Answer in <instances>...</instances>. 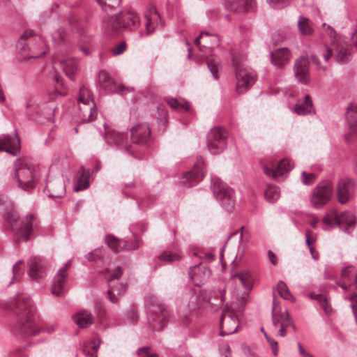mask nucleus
I'll return each mask as SVG.
<instances>
[{"mask_svg":"<svg viewBox=\"0 0 357 357\" xmlns=\"http://www.w3.org/2000/svg\"><path fill=\"white\" fill-rule=\"evenodd\" d=\"M227 319L228 322L232 324V328L226 329L225 321H222V331L220 332L221 336H225L227 335L233 334L237 331L238 327L237 318L235 316L229 315Z\"/></svg>","mask_w":357,"mask_h":357,"instance_id":"obj_46","label":"nucleus"},{"mask_svg":"<svg viewBox=\"0 0 357 357\" xmlns=\"http://www.w3.org/2000/svg\"><path fill=\"white\" fill-rule=\"evenodd\" d=\"M298 29L301 35L310 36L313 33V28L310 20L301 15L298 21Z\"/></svg>","mask_w":357,"mask_h":357,"instance_id":"obj_40","label":"nucleus"},{"mask_svg":"<svg viewBox=\"0 0 357 357\" xmlns=\"http://www.w3.org/2000/svg\"><path fill=\"white\" fill-rule=\"evenodd\" d=\"M298 353L301 357H314V356L306 351L300 342L297 343Z\"/></svg>","mask_w":357,"mask_h":357,"instance_id":"obj_64","label":"nucleus"},{"mask_svg":"<svg viewBox=\"0 0 357 357\" xmlns=\"http://www.w3.org/2000/svg\"><path fill=\"white\" fill-rule=\"evenodd\" d=\"M59 63L65 72L66 76L71 80L75 79V75L78 70L77 62L73 58L66 60H61Z\"/></svg>","mask_w":357,"mask_h":357,"instance_id":"obj_35","label":"nucleus"},{"mask_svg":"<svg viewBox=\"0 0 357 357\" xmlns=\"http://www.w3.org/2000/svg\"><path fill=\"white\" fill-rule=\"evenodd\" d=\"M137 354L142 357H158L156 353H150L149 347H141L137 349Z\"/></svg>","mask_w":357,"mask_h":357,"instance_id":"obj_60","label":"nucleus"},{"mask_svg":"<svg viewBox=\"0 0 357 357\" xmlns=\"http://www.w3.org/2000/svg\"><path fill=\"white\" fill-rule=\"evenodd\" d=\"M310 61L307 56H301L294 62V72L297 80L302 84L310 82Z\"/></svg>","mask_w":357,"mask_h":357,"instance_id":"obj_22","label":"nucleus"},{"mask_svg":"<svg viewBox=\"0 0 357 357\" xmlns=\"http://www.w3.org/2000/svg\"><path fill=\"white\" fill-rule=\"evenodd\" d=\"M86 258L89 261H96L97 259L103 261V256L102 255V250L97 249L92 252L89 253L86 255Z\"/></svg>","mask_w":357,"mask_h":357,"instance_id":"obj_58","label":"nucleus"},{"mask_svg":"<svg viewBox=\"0 0 357 357\" xmlns=\"http://www.w3.org/2000/svg\"><path fill=\"white\" fill-rule=\"evenodd\" d=\"M74 321L80 328H86L91 326L94 321L92 314L87 310H80L73 317Z\"/></svg>","mask_w":357,"mask_h":357,"instance_id":"obj_34","label":"nucleus"},{"mask_svg":"<svg viewBox=\"0 0 357 357\" xmlns=\"http://www.w3.org/2000/svg\"><path fill=\"white\" fill-rule=\"evenodd\" d=\"M102 29L108 34H116L124 30L120 13L115 17H108L102 21Z\"/></svg>","mask_w":357,"mask_h":357,"instance_id":"obj_29","label":"nucleus"},{"mask_svg":"<svg viewBox=\"0 0 357 357\" xmlns=\"http://www.w3.org/2000/svg\"><path fill=\"white\" fill-rule=\"evenodd\" d=\"M10 310L15 316V330L24 335H33L38 332L36 324V307L30 296H17L10 303Z\"/></svg>","mask_w":357,"mask_h":357,"instance_id":"obj_1","label":"nucleus"},{"mask_svg":"<svg viewBox=\"0 0 357 357\" xmlns=\"http://www.w3.org/2000/svg\"><path fill=\"white\" fill-rule=\"evenodd\" d=\"M322 222L329 227L338 226L343 231L350 234L356 228L357 219L351 211H346L338 214L335 211H332L324 217Z\"/></svg>","mask_w":357,"mask_h":357,"instance_id":"obj_5","label":"nucleus"},{"mask_svg":"<svg viewBox=\"0 0 357 357\" xmlns=\"http://www.w3.org/2000/svg\"><path fill=\"white\" fill-rule=\"evenodd\" d=\"M294 163L287 159L280 160L277 165L273 168L264 167V174L271 178L281 181L283 180L284 176L293 168Z\"/></svg>","mask_w":357,"mask_h":357,"instance_id":"obj_17","label":"nucleus"},{"mask_svg":"<svg viewBox=\"0 0 357 357\" xmlns=\"http://www.w3.org/2000/svg\"><path fill=\"white\" fill-rule=\"evenodd\" d=\"M151 139V128L147 123H138L130 129V140L139 145H146Z\"/></svg>","mask_w":357,"mask_h":357,"instance_id":"obj_19","label":"nucleus"},{"mask_svg":"<svg viewBox=\"0 0 357 357\" xmlns=\"http://www.w3.org/2000/svg\"><path fill=\"white\" fill-rule=\"evenodd\" d=\"M272 322L273 327L275 329L278 328L277 335L282 337H285L290 332V330L293 331L296 330L289 312L287 310L282 312L278 309V303L275 298L273 301Z\"/></svg>","mask_w":357,"mask_h":357,"instance_id":"obj_7","label":"nucleus"},{"mask_svg":"<svg viewBox=\"0 0 357 357\" xmlns=\"http://www.w3.org/2000/svg\"><path fill=\"white\" fill-rule=\"evenodd\" d=\"M211 188L214 197L222 207L225 211H230L234 205L233 190L217 177L211 178Z\"/></svg>","mask_w":357,"mask_h":357,"instance_id":"obj_10","label":"nucleus"},{"mask_svg":"<svg viewBox=\"0 0 357 357\" xmlns=\"http://www.w3.org/2000/svg\"><path fill=\"white\" fill-rule=\"evenodd\" d=\"M52 39L55 45L63 43L67 51H71L70 42L65 38V32L62 29H56L52 33Z\"/></svg>","mask_w":357,"mask_h":357,"instance_id":"obj_41","label":"nucleus"},{"mask_svg":"<svg viewBox=\"0 0 357 357\" xmlns=\"http://www.w3.org/2000/svg\"><path fill=\"white\" fill-rule=\"evenodd\" d=\"M158 310L159 312L157 314L156 318H155V321L160 324L161 326H163L169 320V312L167 307L162 303L158 304Z\"/></svg>","mask_w":357,"mask_h":357,"instance_id":"obj_49","label":"nucleus"},{"mask_svg":"<svg viewBox=\"0 0 357 357\" xmlns=\"http://www.w3.org/2000/svg\"><path fill=\"white\" fill-rule=\"evenodd\" d=\"M106 242L109 248L115 252L116 253L119 252L120 251L119 248V243L114 236H108L106 238Z\"/></svg>","mask_w":357,"mask_h":357,"instance_id":"obj_57","label":"nucleus"},{"mask_svg":"<svg viewBox=\"0 0 357 357\" xmlns=\"http://www.w3.org/2000/svg\"><path fill=\"white\" fill-rule=\"evenodd\" d=\"M232 278H238L241 284L247 290H251L252 288V278L249 271H241L235 274Z\"/></svg>","mask_w":357,"mask_h":357,"instance_id":"obj_43","label":"nucleus"},{"mask_svg":"<svg viewBox=\"0 0 357 357\" xmlns=\"http://www.w3.org/2000/svg\"><path fill=\"white\" fill-rule=\"evenodd\" d=\"M317 302L326 314L330 315L333 312L330 298L326 295L318 294L317 295Z\"/></svg>","mask_w":357,"mask_h":357,"instance_id":"obj_45","label":"nucleus"},{"mask_svg":"<svg viewBox=\"0 0 357 357\" xmlns=\"http://www.w3.org/2000/svg\"><path fill=\"white\" fill-rule=\"evenodd\" d=\"M89 170L84 167H81L77 174L75 183L73 190L79 192L86 189L89 186Z\"/></svg>","mask_w":357,"mask_h":357,"instance_id":"obj_32","label":"nucleus"},{"mask_svg":"<svg viewBox=\"0 0 357 357\" xmlns=\"http://www.w3.org/2000/svg\"><path fill=\"white\" fill-rule=\"evenodd\" d=\"M33 36L32 30H27L21 36L17 43V49L24 59L39 58L46 54L47 47L45 41L38 37L37 39L38 45L29 47L27 39Z\"/></svg>","mask_w":357,"mask_h":357,"instance_id":"obj_6","label":"nucleus"},{"mask_svg":"<svg viewBox=\"0 0 357 357\" xmlns=\"http://www.w3.org/2000/svg\"><path fill=\"white\" fill-rule=\"evenodd\" d=\"M233 63L235 68L236 91L238 93H244L255 84L256 74L252 68L244 63L243 60L238 61L234 58Z\"/></svg>","mask_w":357,"mask_h":357,"instance_id":"obj_8","label":"nucleus"},{"mask_svg":"<svg viewBox=\"0 0 357 357\" xmlns=\"http://www.w3.org/2000/svg\"><path fill=\"white\" fill-rule=\"evenodd\" d=\"M1 206H6V207L10 208V210L6 213L5 220L8 227L13 231L17 230V241L20 242V241L28 240L31 234L33 229L36 227V222L33 215H27L22 222L20 227L18 228L17 222L19 215L14 209H13L12 204L10 202L3 200L0 197V207Z\"/></svg>","mask_w":357,"mask_h":357,"instance_id":"obj_3","label":"nucleus"},{"mask_svg":"<svg viewBox=\"0 0 357 357\" xmlns=\"http://www.w3.org/2000/svg\"><path fill=\"white\" fill-rule=\"evenodd\" d=\"M225 289H213L210 292L208 303L211 306L219 307L222 306L225 301Z\"/></svg>","mask_w":357,"mask_h":357,"instance_id":"obj_37","label":"nucleus"},{"mask_svg":"<svg viewBox=\"0 0 357 357\" xmlns=\"http://www.w3.org/2000/svg\"><path fill=\"white\" fill-rule=\"evenodd\" d=\"M96 1L103 11L109 13L119 6L121 0H96Z\"/></svg>","mask_w":357,"mask_h":357,"instance_id":"obj_50","label":"nucleus"},{"mask_svg":"<svg viewBox=\"0 0 357 357\" xmlns=\"http://www.w3.org/2000/svg\"><path fill=\"white\" fill-rule=\"evenodd\" d=\"M167 102L174 109L176 110H188L189 109V103L183 99H176L174 98H168Z\"/></svg>","mask_w":357,"mask_h":357,"instance_id":"obj_48","label":"nucleus"},{"mask_svg":"<svg viewBox=\"0 0 357 357\" xmlns=\"http://www.w3.org/2000/svg\"><path fill=\"white\" fill-rule=\"evenodd\" d=\"M301 181L303 185H310L314 183L316 179V175L314 173H307L303 171L301 175Z\"/></svg>","mask_w":357,"mask_h":357,"instance_id":"obj_54","label":"nucleus"},{"mask_svg":"<svg viewBox=\"0 0 357 357\" xmlns=\"http://www.w3.org/2000/svg\"><path fill=\"white\" fill-rule=\"evenodd\" d=\"M20 139L17 135H0V151H5L13 155H17L19 152Z\"/></svg>","mask_w":357,"mask_h":357,"instance_id":"obj_24","label":"nucleus"},{"mask_svg":"<svg viewBox=\"0 0 357 357\" xmlns=\"http://www.w3.org/2000/svg\"><path fill=\"white\" fill-rule=\"evenodd\" d=\"M254 0H225V8L237 13H245L252 9Z\"/></svg>","mask_w":357,"mask_h":357,"instance_id":"obj_27","label":"nucleus"},{"mask_svg":"<svg viewBox=\"0 0 357 357\" xmlns=\"http://www.w3.org/2000/svg\"><path fill=\"white\" fill-rule=\"evenodd\" d=\"M220 61L219 59L215 56H211L206 58L207 66L212 73L214 78H218V66Z\"/></svg>","mask_w":357,"mask_h":357,"instance_id":"obj_51","label":"nucleus"},{"mask_svg":"<svg viewBox=\"0 0 357 357\" xmlns=\"http://www.w3.org/2000/svg\"><path fill=\"white\" fill-rule=\"evenodd\" d=\"M47 189L50 192L49 197L61 198L66 195V185L62 178L49 181L47 183Z\"/></svg>","mask_w":357,"mask_h":357,"instance_id":"obj_31","label":"nucleus"},{"mask_svg":"<svg viewBox=\"0 0 357 357\" xmlns=\"http://www.w3.org/2000/svg\"><path fill=\"white\" fill-rule=\"evenodd\" d=\"M192 296L190 297V301L188 303V308L189 310H193L198 307V305L197 304V297L195 294H191Z\"/></svg>","mask_w":357,"mask_h":357,"instance_id":"obj_63","label":"nucleus"},{"mask_svg":"<svg viewBox=\"0 0 357 357\" xmlns=\"http://www.w3.org/2000/svg\"><path fill=\"white\" fill-rule=\"evenodd\" d=\"M70 265V261H67L54 277L52 284V294L58 296L64 293L66 286L67 270Z\"/></svg>","mask_w":357,"mask_h":357,"instance_id":"obj_23","label":"nucleus"},{"mask_svg":"<svg viewBox=\"0 0 357 357\" xmlns=\"http://www.w3.org/2000/svg\"><path fill=\"white\" fill-rule=\"evenodd\" d=\"M354 269V266H349L342 270V273H341L342 280L338 282V284L344 290L347 289V285L354 284L356 287L355 280H356V277L357 276V275H355L354 280H351L350 279V276L353 273Z\"/></svg>","mask_w":357,"mask_h":357,"instance_id":"obj_36","label":"nucleus"},{"mask_svg":"<svg viewBox=\"0 0 357 357\" xmlns=\"http://www.w3.org/2000/svg\"><path fill=\"white\" fill-rule=\"evenodd\" d=\"M337 199L338 202L344 204L354 196L355 192L354 181L349 177H342L337 183Z\"/></svg>","mask_w":357,"mask_h":357,"instance_id":"obj_15","label":"nucleus"},{"mask_svg":"<svg viewBox=\"0 0 357 357\" xmlns=\"http://www.w3.org/2000/svg\"><path fill=\"white\" fill-rule=\"evenodd\" d=\"M291 0H267L268 3L275 9H281L288 6Z\"/></svg>","mask_w":357,"mask_h":357,"instance_id":"obj_56","label":"nucleus"},{"mask_svg":"<svg viewBox=\"0 0 357 357\" xmlns=\"http://www.w3.org/2000/svg\"><path fill=\"white\" fill-rule=\"evenodd\" d=\"M127 45L125 41H121L119 43L113 46L110 51L113 56H118L123 54L126 50Z\"/></svg>","mask_w":357,"mask_h":357,"instance_id":"obj_55","label":"nucleus"},{"mask_svg":"<svg viewBox=\"0 0 357 357\" xmlns=\"http://www.w3.org/2000/svg\"><path fill=\"white\" fill-rule=\"evenodd\" d=\"M333 192V185L330 180L319 183L312 190L310 199L314 208H319L326 204L331 199Z\"/></svg>","mask_w":357,"mask_h":357,"instance_id":"obj_11","label":"nucleus"},{"mask_svg":"<svg viewBox=\"0 0 357 357\" xmlns=\"http://www.w3.org/2000/svg\"><path fill=\"white\" fill-rule=\"evenodd\" d=\"M264 196L268 202L273 203L280 197V190L278 186L269 185L265 191Z\"/></svg>","mask_w":357,"mask_h":357,"instance_id":"obj_44","label":"nucleus"},{"mask_svg":"<svg viewBox=\"0 0 357 357\" xmlns=\"http://www.w3.org/2000/svg\"><path fill=\"white\" fill-rule=\"evenodd\" d=\"M97 82L100 87L108 94L124 95L130 91L128 88H126L124 86H117L111 75L105 70L99 72Z\"/></svg>","mask_w":357,"mask_h":357,"instance_id":"obj_14","label":"nucleus"},{"mask_svg":"<svg viewBox=\"0 0 357 357\" xmlns=\"http://www.w3.org/2000/svg\"><path fill=\"white\" fill-rule=\"evenodd\" d=\"M123 28L126 30L135 31L139 24L140 20L138 14L132 10H127L120 12Z\"/></svg>","mask_w":357,"mask_h":357,"instance_id":"obj_26","label":"nucleus"},{"mask_svg":"<svg viewBox=\"0 0 357 357\" xmlns=\"http://www.w3.org/2000/svg\"><path fill=\"white\" fill-rule=\"evenodd\" d=\"M12 175L18 186L26 191L32 190L36 185L34 168L20 159L15 161Z\"/></svg>","mask_w":357,"mask_h":357,"instance_id":"obj_4","label":"nucleus"},{"mask_svg":"<svg viewBox=\"0 0 357 357\" xmlns=\"http://www.w3.org/2000/svg\"><path fill=\"white\" fill-rule=\"evenodd\" d=\"M346 116L351 130L357 134V103H354L347 108Z\"/></svg>","mask_w":357,"mask_h":357,"instance_id":"obj_38","label":"nucleus"},{"mask_svg":"<svg viewBox=\"0 0 357 357\" xmlns=\"http://www.w3.org/2000/svg\"><path fill=\"white\" fill-rule=\"evenodd\" d=\"M29 276L33 280H38L45 275V267L43 259L39 257H33L29 261Z\"/></svg>","mask_w":357,"mask_h":357,"instance_id":"obj_25","label":"nucleus"},{"mask_svg":"<svg viewBox=\"0 0 357 357\" xmlns=\"http://www.w3.org/2000/svg\"><path fill=\"white\" fill-rule=\"evenodd\" d=\"M291 54L287 47H282L271 52V61L278 68H282L290 61Z\"/></svg>","mask_w":357,"mask_h":357,"instance_id":"obj_28","label":"nucleus"},{"mask_svg":"<svg viewBox=\"0 0 357 357\" xmlns=\"http://www.w3.org/2000/svg\"><path fill=\"white\" fill-rule=\"evenodd\" d=\"M351 59V53L349 50L343 46H340L337 48L335 54V61L340 63L344 64L349 62Z\"/></svg>","mask_w":357,"mask_h":357,"instance_id":"obj_42","label":"nucleus"},{"mask_svg":"<svg viewBox=\"0 0 357 357\" xmlns=\"http://www.w3.org/2000/svg\"><path fill=\"white\" fill-rule=\"evenodd\" d=\"M206 172L204 169V161L202 158L197 159L193 168L187 172L181 179L182 183L188 187L196 185L205 176Z\"/></svg>","mask_w":357,"mask_h":357,"instance_id":"obj_16","label":"nucleus"},{"mask_svg":"<svg viewBox=\"0 0 357 357\" xmlns=\"http://www.w3.org/2000/svg\"><path fill=\"white\" fill-rule=\"evenodd\" d=\"M122 273L121 268L117 266L108 278L107 295L109 301L114 303L126 292L127 286L123 282L119 281Z\"/></svg>","mask_w":357,"mask_h":357,"instance_id":"obj_13","label":"nucleus"},{"mask_svg":"<svg viewBox=\"0 0 357 357\" xmlns=\"http://www.w3.org/2000/svg\"><path fill=\"white\" fill-rule=\"evenodd\" d=\"M355 282L356 284V290H357V276L356 277ZM357 298V294L354 293L350 297H346L347 299L350 300L352 301V303L351 304V307L352 309L354 315L355 317V319L357 321V301H354V299Z\"/></svg>","mask_w":357,"mask_h":357,"instance_id":"obj_59","label":"nucleus"},{"mask_svg":"<svg viewBox=\"0 0 357 357\" xmlns=\"http://www.w3.org/2000/svg\"><path fill=\"white\" fill-rule=\"evenodd\" d=\"M200 39L203 40L204 43V47L206 48L211 49L215 46L219 45V38L217 36L209 35L208 33L204 34L202 33L195 39V43L197 45L200 43Z\"/></svg>","mask_w":357,"mask_h":357,"instance_id":"obj_39","label":"nucleus"},{"mask_svg":"<svg viewBox=\"0 0 357 357\" xmlns=\"http://www.w3.org/2000/svg\"><path fill=\"white\" fill-rule=\"evenodd\" d=\"M105 138L106 142L112 146H115L120 149H128V138L123 132H118L112 128L104 123Z\"/></svg>","mask_w":357,"mask_h":357,"instance_id":"obj_21","label":"nucleus"},{"mask_svg":"<svg viewBox=\"0 0 357 357\" xmlns=\"http://www.w3.org/2000/svg\"><path fill=\"white\" fill-rule=\"evenodd\" d=\"M313 109V104L310 95H306L303 99L298 100L294 107V111L298 115L311 114Z\"/></svg>","mask_w":357,"mask_h":357,"instance_id":"obj_33","label":"nucleus"},{"mask_svg":"<svg viewBox=\"0 0 357 357\" xmlns=\"http://www.w3.org/2000/svg\"><path fill=\"white\" fill-rule=\"evenodd\" d=\"M181 258L180 255L175 252L170 251H165L162 255L158 256V259L162 261H165L169 263L179 260Z\"/></svg>","mask_w":357,"mask_h":357,"instance_id":"obj_53","label":"nucleus"},{"mask_svg":"<svg viewBox=\"0 0 357 357\" xmlns=\"http://www.w3.org/2000/svg\"><path fill=\"white\" fill-rule=\"evenodd\" d=\"M69 24L71 26L72 31H76L78 38V47L85 55L90 54V50L86 45L89 42V38L84 35V25L83 23L78 19L77 17L72 15L69 17Z\"/></svg>","mask_w":357,"mask_h":357,"instance_id":"obj_18","label":"nucleus"},{"mask_svg":"<svg viewBox=\"0 0 357 357\" xmlns=\"http://www.w3.org/2000/svg\"><path fill=\"white\" fill-rule=\"evenodd\" d=\"M267 342L272 349L273 355L276 356L279 351V347L277 342L271 337H267Z\"/></svg>","mask_w":357,"mask_h":357,"instance_id":"obj_61","label":"nucleus"},{"mask_svg":"<svg viewBox=\"0 0 357 357\" xmlns=\"http://www.w3.org/2000/svg\"><path fill=\"white\" fill-rule=\"evenodd\" d=\"M77 108V115L83 122L90 121L96 116L97 112L92 93L85 86H82L79 89Z\"/></svg>","mask_w":357,"mask_h":357,"instance_id":"obj_9","label":"nucleus"},{"mask_svg":"<svg viewBox=\"0 0 357 357\" xmlns=\"http://www.w3.org/2000/svg\"><path fill=\"white\" fill-rule=\"evenodd\" d=\"M278 291L281 297L285 300H292L293 296L287 284L283 281H279L277 284Z\"/></svg>","mask_w":357,"mask_h":357,"instance_id":"obj_52","label":"nucleus"},{"mask_svg":"<svg viewBox=\"0 0 357 357\" xmlns=\"http://www.w3.org/2000/svg\"><path fill=\"white\" fill-rule=\"evenodd\" d=\"M54 83V89L50 91L47 94L46 99L48 101L52 102L57 97L65 96L67 93L65 87L63 78L59 75H55L53 77ZM27 113L31 118L40 123H45L47 122L52 123L54 119V111L56 106L54 102H50L48 105L44 104H39L36 100L31 99L26 102Z\"/></svg>","mask_w":357,"mask_h":357,"instance_id":"obj_2","label":"nucleus"},{"mask_svg":"<svg viewBox=\"0 0 357 357\" xmlns=\"http://www.w3.org/2000/svg\"><path fill=\"white\" fill-rule=\"evenodd\" d=\"M144 17L146 20V33L147 35L151 34L155 30L162 29L165 26L164 20L160 17L154 6H150L145 13Z\"/></svg>","mask_w":357,"mask_h":357,"instance_id":"obj_20","label":"nucleus"},{"mask_svg":"<svg viewBox=\"0 0 357 357\" xmlns=\"http://www.w3.org/2000/svg\"><path fill=\"white\" fill-rule=\"evenodd\" d=\"M207 147L213 154L222 153L227 147L226 132L222 127L212 128L207 135Z\"/></svg>","mask_w":357,"mask_h":357,"instance_id":"obj_12","label":"nucleus"},{"mask_svg":"<svg viewBox=\"0 0 357 357\" xmlns=\"http://www.w3.org/2000/svg\"><path fill=\"white\" fill-rule=\"evenodd\" d=\"M23 261L22 260H19L17 261L13 266V277L12 280L8 282V285L10 286L12 284L17 282L21 280L22 275H24V268H22Z\"/></svg>","mask_w":357,"mask_h":357,"instance_id":"obj_47","label":"nucleus"},{"mask_svg":"<svg viewBox=\"0 0 357 357\" xmlns=\"http://www.w3.org/2000/svg\"><path fill=\"white\" fill-rule=\"evenodd\" d=\"M210 271L205 266H194L190 267L189 276L195 285H201L209 278Z\"/></svg>","mask_w":357,"mask_h":357,"instance_id":"obj_30","label":"nucleus"},{"mask_svg":"<svg viewBox=\"0 0 357 357\" xmlns=\"http://www.w3.org/2000/svg\"><path fill=\"white\" fill-rule=\"evenodd\" d=\"M305 236H306L305 243L307 245L308 248L310 249V247H312L311 243L314 241L316 239L315 236H314V234L311 230L306 229L305 230Z\"/></svg>","mask_w":357,"mask_h":357,"instance_id":"obj_62","label":"nucleus"}]
</instances>
